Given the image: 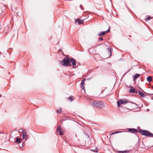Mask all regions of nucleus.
<instances>
[{"mask_svg": "<svg viewBox=\"0 0 153 153\" xmlns=\"http://www.w3.org/2000/svg\"><path fill=\"white\" fill-rule=\"evenodd\" d=\"M90 104L93 107L102 108L104 106V102L102 101H95L91 102Z\"/></svg>", "mask_w": 153, "mask_h": 153, "instance_id": "nucleus-1", "label": "nucleus"}, {"mask_svg": "<svg viewBox=\"0 0 153 153\" xmlns=\"http://www.w3.org/2000/svg\"><path fill=\"white\" fill-rule=\"evenodd\" d=\"M61 63L63 65L65 66H71L70 62V59L68 57H65L64 59L61 61Z\"/></svg>", "mask_w": 153, "mask_h": 153, "instance_id": "nucleus-2", "label": "nucleus"}, {"mask_svg": "<svg viewBox=\"0 0 153 153\" xmlns=\"http://www.w3.org/2000/svg\"><path fill=\"white\" fill-rule=\"evenodd\" d=\"M138 132L141 134L147 136H153V134L149 131L147 130H140L138 131Z\"/></svg>", "mask_w": 153, "mask_h": 153, "instance_id": "nucleus-3", "label": "nucleus"}, {"mask_svg": "<svg viewBox=\"0 0 153 153\" xmlns=\"http://www.w3.org/2000/svg\"><path fill=\"white\" fill-rule=\"evenodd\" d=\"M22 139L23 140H25L26 141L29 137V135L27 134L25 130H22Z\"/></svg>", "mask_w": 153, "mask_h": 153, "instance_id": "nucleus-4", "label": "nucleus"}, {"mask_svg": "<svg viewBox=\"0 0 153 153\" xmlns=\"http://www.w3.org/2000/svg\"><path fill=\"white\" fill-rule=\"evenodd\" d=\"M128 102V101L124 99H120L118 100L117 102V106L118 107H119L120 104H125Z\"/></svg>", "mask_w": 153, "mask_h": 153, "instance_id": "nucleus-5", "label": "nucleus"}, {"mask_svg": "<svg viewBox=\"0 0 153 153\" xmlns=\"http://www.w3.org/2000/svg\"><path fill=\"white\" fill-rule=\"evenodd\" d=\"M71 62L73 65V67L74 68H76L78 67V66L76 64V62L73 58H71L70 59Z\"/></svg>", "mask_w": 153, "mask_h": 153, "instance_id": "nucleus-6", "label": "nucleus"}, {"mask_svg": "<svg viewBox=\"0 0 153 153\" xmlns=\"http://www.w3.org/2000/svg\"><path fill=\"white\" fill-rule=\"evenodd\" d=\"M56 132L57 134L59 135H62L63 134V133L61 131V127L60 126L57 127V128Z\"/></svg>", "mask_w": 153, "mask_h": 153, "instance_id": "nucleus-7", "label": "nucleus"}, {"mask_svg": "<svg viewBox=\"0 0 153 153\" xmlns=\"http://www.w3.org/2000/svg\"><path fill=\"white\" fill-rule=\"evenodd\" d=\"M136 91V90L134 89L133 87L131 86L130 87V88L129 90V92L130 93H134L135 91Z\"/></svg>", "mask_w": 153, "mask_h": 153, "instance_id": "nucleus-8", "label": "nucleus"}, {"mask_svg": "<svg viewBox=\"0 0 153 153\" xmlns=\"http://www.w3.org/2000/svg\"><path fill=\"white\" fill-rule=\"evenodd\" d=\"M128 130L130 132H133L134 133L137 132V130L136 129H135V128H128Z\"/></svg>", "mask_w": 153, "mask_h": 153, "instance_id": "nucleus-9", "label": "nucleus"}, {"mask_svg": "<svg viewBox=\"0 0 153 153\" xmlns=\"http://www.w3.org/2000/svg\"><path fill=\"white\" fill-rule=\"evenodd\" d=\"M76 21H77L79 24H82L84 23V21L82 20H80L79 19H76Z\"/></svg>", "mask_w": 153, "mask_h": 153, "instance_id": "nucleus-10", "label": "nucleus"}, {"mask_svg": "<svg viewBox=\"0 0 153 153\" xmlns=\"http://www.w3.org/2000/svg\"><path fill=\"white\" fill-rule=\"evenodd\" d=\"M129 152V150H125L123 151H119L118 152L119 153H128Z\"/></svg>", "mask_w": 153, "mask_h": 153, "instance_id": "nucleus-11", "label": "nucleus"}, {"mask_svg": "<svg viewBox=\"0 0 153 153\" xmlns=\"http://www.w3.org/2000/svg\"><path fill=\"white\" fill-rule=\"evenodd\" d=\"M21 142H22V140L20 138H17L16 139V142L20 143H21Z\"/></svg>", "mask_w": 153, "mask_h": 153, "instance_id": "nucleus-12", "label": "nucleus"}, {"mask_svg": "<svg viewBox=\"0 0 153 153\" xmlns=\"http://www.w3.org/2000/svg\"><path fill=\"white\" fill-rule=\"evenodd\" d=\"M107 31H103L101 33H100L98 35L99 36H101L102 35H104L105 33H106Z\"/></svg>", "mask_w": 153, "mask_h": 153, "instance_id": "nucleus-13", "label": "nucleus"}, {"mask_svg": "<svg viewBox=\"0 0 153 153\" xmlns=\"http://www.w3.org/2000/svg\"><path fill=\"white\" fill-rule=\"evenodd\" d=\"M139 94L140 95L141 97H145V95L141 91L140 92Z\"/></svg>", "mask_w": 153, "mask_h": 153, "instance_id": "nucleus-14", "label": "nucleus"}, {"mask_svg": "<svg viewBox=\"0 0 153 153\" xmlns=\"http://www.w3.org/2000/svg\"><path fill=\"white\" fill-rule=\"evenodd\" d=\"M147 80L148 81L151 82L152 80V77L150 76H149L147 77Z\"/></svg>", "mask_w": 153, "mask_h": 153, "instance_id": "nucleus-15", "label": "nucleus"}, {"mask_svg": "<svg viewBox=\"0 0 153 153\" xmlns=\"http://www.w3.org/2000/svg\"><path fill=\"white\" fill-rule=\"evenodd\" d=\"M140 75L138 74H135V75H134V79H136V78H137L140 76Z\"/></svg>", "mask_w": 153, "mask_h": 153, "instance_id": "nucleus-16", "label": "nucleus"}, {"mask_svg": "<svg viewBox=\"0 0 153 153\" xmlns=\"http://www.w3.org/2000/svg\"><path fill=\"white\" fill-rule=\"evenodd\" d=\"M56 111L58 113H61L62 111L61 108H59L58 109L56 110Z\"/></svg>", "mask_w": 153, "mask_h": 153, "instance_id": "nucleus-17", "label": "nucleus"}, {"mask_svg": "<svg viewBox=\"0 0 153 153\" xmlns=\"http://www.w3.org/2000/svg\"><path fill=\"white\" fill-rule=\"evenodd\" d=\"M68 100L70 101H72L73 100V99L71 97H69L68 98Z\"/></svg>", "mask_w": 153, "mask_h": 153, "instance_id": "nucleus-18", "label": "nucleus"}, {"mask_svg": "<svg viewBox=\"0 0 153 153\" xmlns=\"http://www.w3.org/2000/svg\"><path fill=\"white\" fill-rule=\"evenodd\" d=\"M80 86L82 89H85L84 84L82 85V84H80Z\"/></svg>", "mask_w": 153, "mask_h": 153, "instance_id": "nucleus-19", "label": "nucleus"}, {"mask_svg": "<svg viewBox=\"0 0 153 153\" xmlns=\"http://www.w3.org/2000/svg\"><path fill=\"white\" fill-rule=\"evenodd\" d=\"M85 80V79H83V80H82V81H81V84H82H82H84Z\"/></svg>", "mask_w": 153, "mask_h": 153, "instance_id": "nucleus-20", "label": "nucleus"}, {"mask_svg": "<svg viewBox=\"0 0 153 153\" xmlns=\"http://www.w3.org/2000/svg\"><path fill=\"white\" fill-rule=\"evenodd\" d=\"M108 52L110 53V55H111V51L109 48H108Z\"/></svg>", "mask_w": 153, "mask_h": 153, "instance_id": "nucleus-21", "label": "nucleus"}, {"mask_svg": "<svg viewBox=\"0 0 153 153\" xmlns=\"http://www.w3.org/2000/svg\"><path fill=\"white\" fill-rule=\"evenodd\" d=\"M117 133V132H116V131H114L110 135H112L114 134H116Z\"/></svg>", "mask_w": 153, "mask_h": 153, "instance_id": "nucleus-22", "label": "nucleus"}, {"mask_svg": "<svg viewBox=\"0 0 153 153\" xmlns=\"http://www.w3.org/2000/svg\"><path fill=\"white\" fill-rule=\"evenodd\" d=\"M150 19H151V17H149L147 18H146V21H147L148 20H150Z\"/></svg>", "mask_w": 153, "mask_h": 153, "instance_id": "nucleus-23", "label": "nucleus"}, {"mask_svg": "<svg viewBox=\"0 0 153 153\" xmlns=\"http://www.w3.org/2000/svg\"><path fill=\"white\" fill-rule=\"evenodd\" d=\"M99 41H102L103 40V38L102 37H100L99 39Z\"/></svg>", "mask_w": 153, "mask_h": 153, "instance_id": "nucleus-24", "label": "nucleus"}, {"mask_svg": "<svg viewBox=\"0 0 153 153\" xmlns=\"http://www.w3.org/2000/svg\"><path fill=\"white\" fill-rule=\"evenodd\" d=\"M80 7L81 8L82 10H83L84 8H82V5H80Z\"/></svg>", "mask_w": 153, "mask_h": 153, "instance_id": "nucleus-25", "label": "nucleus"}, {"mask_svg": "<svg viewBox=\"0 0 153 153\" xmlns=\"http://www.w3.org/2000/svg\"><path fill=\"white\" fill-rule=\"evenodd\" d=\"M110 27H109L108 29L107 30V32H110Z\"/></svg>", "mask_w": 153, "mask_h": 153, "instance_id": "nucleus-26", "label": "nucleus"}, {"mask_svg": "<svg viewBox=\"0 0 153 153\" xmlns=\"http://www.w3.org/2000/svg\"><path fill=\"white\" fill-rule=\"evenodd\" d=\"M141 92V91H140V90H138L137 91V92L138 93V94H139L140 92Z\"/></svg>", "mask_w": 153, "mask_h": 153, "instance_id": "nucleus-27", "label": "nucleus"}, {"mask_svg": "<svg viewBox=\"0 0 153 153\" xmlns=\"http://www.w3.org/2000/svg\"><path fill=\"white\" fill-rule=\"evenodd\" d=\"M116 132H117V133L121 132L120 131H116Z\"/></svg>", "mask_w": 153, "mask_h": 153, "instance_id": "nucleus-28", "label": "nucleus"}, {"mask_svg": "<svg viewBox=\"0 0 153 153\" xmlns=\"http://www.w3.org/2000/svg\"><path fill=\"white\" fill-rule=\"evenodd\" d=\"M92 48H90V49L89 50H91V49Z\"/></svg>", "mask_w": 153, "mask_h": 153, "instance_id": "nucleus-29", "label": "nucleus"}, {"mask_svg": "<svg viewBox=\"0 0 153 153\" xmlns=\"http://www.w3.org/2000/svg\"><path fill=\"white\" fill-rule=\"evenodd\" d=\"M152 88H153V87H152Z\"/></svg>", "mask_w": 153, "mask_h": 153, "instance_id": "nucleus-30", "label": "nucleus"}]
</instances>
